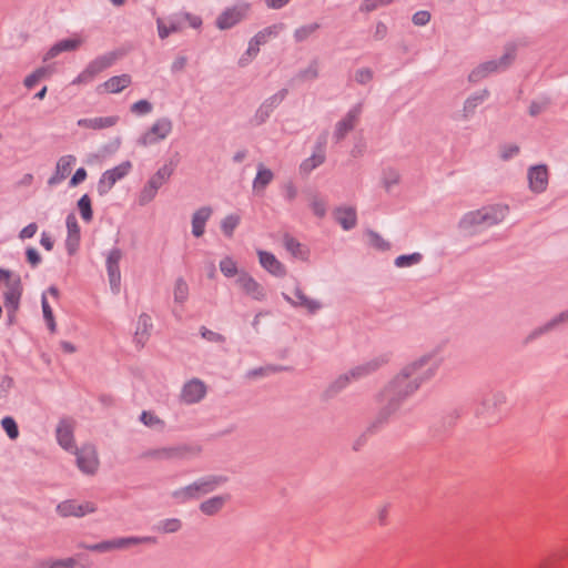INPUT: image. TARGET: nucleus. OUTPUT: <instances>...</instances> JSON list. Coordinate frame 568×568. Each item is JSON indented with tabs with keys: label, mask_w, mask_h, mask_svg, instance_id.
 I'll list each match as a JSON object with an SVG mask.
<instances>
[{
	"label": "nucleus",
	"mask_w": 568,
	"mask_h": 568,
	"mask_svg": "<svg viewBox=\"0 0 568 568\" xmlns=\"http://www.w3.org/2000/svg\"><path fill=\"white\" fill-rule=\"evenodd\" d=\"M295 298L296 301L294 304L300 305L302 307H305L311 313H314L320 308V304L311 298H308L302 291L296 290L295 292Z\"/></svg>",
	"instance_id": "f704fd0d"
},
{
	"label": "nucleus",
	"mask_w": 568,
	"mask_h": 568,
	"mask_svg": "<svg viewBox=\"0 0 568 568\" xmlns=\"http://www.w3.org/2000/svg\"><path fill=\"white\" fill-rule=\"evenodd\" d=\"M205 384L202 381L194 378L184 385L181 397L183 402L193 404L200 402L205 396Z\"/></svg>",
	"instance_id": "dca6fc26"
},
{
	"label": "nucleus",
	"mask_w": 568,
	"mask_h": 568,
	"mask_svg": "<svg viewBox=\"0 0 568 568\" xmlns=\"http://www.w3.org/2000/svg\"><path fill=\"white\" fill-rule=\"evenodd\" d=\"M372 77H373V74H372L371 70L363 69V70L357 71L356 81L359 83H366V82L371 81Z\"/></svg>",
	"instance_id": "e2e57ef3"
},
{
	"label": "nucleus",
	"mask_w": 568,
	"mask_h": 568,
	"mask_svg": "<svg viewBox=\"0 0 568 568\" xmlns=\"http://www.w3.org/2000/svg\"><path fill=\"white\" fill-rule=\"evenodd\" d=\"M121 251L119 248H113L111 250L106 258L108 275L113 292H119L120 290L121 274L119 263L121 261Z\"/></svg>",
	"instance_id": "ddd939ff"
},
{
	"label": "nucleus",
	"mask_w": 568,
	"mask_h": 568,
	"mask_svg": "<svg viewBox=\"0 0 568 568\" xmlns=\"http://www.w3.org/2000/svg\"><path fill=\"white\" fill-rule=\"evenodd\" d=\"M41 245L47 250V251H51L52 247H53V241L52 239L47 234V233H42V236H41Z\"/></svg>",
	"instance_id": "774afa93"
},
{
	"label": "nucleus",
	"mask_w": 568,
	"mask_h": 568,
	"mask_svg": "<svg viewBox=\"0 0 568 568\" xmlns=\"http://www.w3.org/2000/svg\"><path fill=\"white\" fill-rule=\"evenodd\" d=\"M335 220L345 230H349L356 224V212L353 207H339L334 212Z\"/></svg>",
	"instance_id": "393cba45"
},
{
	"label": "nucleus",
	"mask_w": 568,
	"mask_h": 568,
	"mask_svg": "<svg viewBox=\"0 0 568 568\" xmlns=\"http://www.w3.org/2000/svg\"><path fill=\"white\" fill-rule=\"evenodd\" d=\"M369 243L378 250H388L389 244L385 242L377 233L368 232Z\"/></svg>",
	"instance_id": "de8ad7c7"
},
{
	"label": "nucleus",
	"mask_w": 568,
	"mask_h": 568,
	"mask_svg": "<svg viewBox=\"0 0 568 568\" xmlns=\"http://www.w3.org/2000/svg\"><path fill=\"white\" fill-rule=\"evenodd\" d=\"M398 180H399V175H398V173H397L396 171H389V172H387V173H386V175H385V181H384L385 186H386L387 189H389V186H390L392 184H396V183L398 182Z\"/></svg>",
	"instance_id": "0e129e2a"
},
{
	"label": "nucleus",
	"mask_w": 568,
	"mask_h": 568,
	"mask_svg": "<svg viewBox=\"0 0 568 568\" xmlns=\"http://www.w3.org/2000/svg\"><path fill=\"white\" fill-rule=\"evenodd\" d=\"M151 110H152V105L146 100H140V101L135 102L134 104H132V106H131V111L135 114H146V113L151 112Z\"/></svg>",
	"instance_id": "49530a36"
},
{
	"label": "nucleus",
	"mask_w": 568,
	"mask_h": 568,
	"mask_svg": "<svg viewBox=\"0 0 568 568\" xmlns=\"http://www.w3.org/2000/svg\"><path fill=\"white\" fill-rule=\"evenodd\" d=\"M75 422L72 418H63L57 427V439L59 445L65 450L75 449L73 432Z\"/></svg>",
	"instance_id": "f8f14e48"
},
{
	"label": "nucleus",
	"mask_w": 568,
	"mask_h": 568,
	"mask_svg": "<svg viewBox=\"0 0 568 568\" xmlns=\"http://www.w3.org/2000/svg\"><path fill=\"white\" fill-rule=\"evenodd\" d=\"M529 187L532 192H544L548 185V170L546 165H536L528 172Z\"/></svg>",
	"instance_id": "f3484780"
},
{
	"label": "nucleus",
	"mask_w": 568,
	"mask_h": 568,
	"mask_svg": "<svg viewBox=\"0 0 568 568\" xmlns=\"http://www.w3.org/2000/svg\"><path fill=\"white\" fill-rule=\"evenodd\" d=\"M2 287L4 288V306L12 316L20 303L22 292L20 278L11 272L0 268V288Z\"/></svg>",
	"instance_id": "f257e3e1"
},
{
	"label": "nucleus",
	"mask_w": 568,
	"mask_h": 568,
	"mask_svg": "<svg viewBox=\"0 0 568 568\" xmlns=\"http://www.w3.org/2000/svg\"><path fill=\"white\" fill-rule=\"evenodd\" d=\"M172 168L170 165H164L158 170V172L150 179L148 185L144 187L142 192V196L144 200H151L156 191L168 181L170 175L172 174Z\"/></svg>",
	"instance_id": "4468645a"
},
{
	"label": "nucleus",
	"mask_w": 568,
	"mask_h": 568,
	"mask_svg": "<svg viewBox=\"0 0 568 568\" xmlns=\"http://www.w3.org/2000/svg\"><path fill=\"white\" fill-rule=\"evenodd\" d=\"M220 268L221 272L227 277H232L237 273L236 263L231 257H224L220 262Z\"/></svg>",
	"instance_id": "a19ab883"
},
{
	"label": "nucleus",
	"mask_w": 568,
	"mask_h": 568,
	"mask_svg": "<svg viewBox=\"0 0 568 568\" xmlns=\"http://www.w3.org/2000/svg\"><path fill=\"white\" fill-rule=\"evenodd\" d=\"M38 231V226L36 223H30L29 225H27L26 227H23L20 232V239L22 240H26V239H31L34 236V234L37 233Z\"/></svg>",
	"instance_id": "6e6d98bb"
},
{
	"label": "nucleus",
	"mask_w": 568,
	"mask_h": 568,
	"mask_svg": "<svg viewBox=\"0 0 568 568\" xmlns=\"http://www.w3.org/2000/svg\"><path fill=\"white\" fill-rule=\"evenodd\" d=\"M240 223V216L239 215H227L221 224L222 232L227 236L232 237L234 230Z\"/></svg>",
	"instance_id": "c9c22d12"
},
{
	"label": "nucleus",
	"mask_w": 568,
	"mask_h": 568,
	"mask_svg": "<svg viewBox=\"0 0 568 568\" xmlns=\"http://www.w3.org/2000/svg\"><path fill=\"white\" fill-rule=\"evenodd\" d=\"M2 428L11 439H16L19 435L17 423L12 417H4L1 420Z\"/></svg>",
	"instance_id": "ea45409f"
},
{
	"label": "nucleus",
	"mask_w": 568,
	"mask_h": 568,
	"mask_svg": "<svg viewBox=\"0 0 568 568\" xmlns=\"http://www.w3.org/2000/svg\"><path fill=\"white\" fill-rule=\"evenodd\" d=\"M172 131V122L169 119H159L141 135L139 143L146 146L164 140Z\"/></svg>",
	"instance_id": "39448f33"
},
{
	"label": "nucleus",
	"mask_w": 568,
	"mask_h": 568,
	"mask_svg": "<svg viewBox=\"0 0 568 568\" xmlns=\"http://www.w3.org/2000/svg\"><path fill=\"white\" fill-rule=\"evenodd\" d=\"M78 207H79L82 219L85 222H90L92 220V207H91V199L89 197V195L84 194L79 200Z\"/></svg>",
	"instance_id": "4c0bfd02"
},
{
	"label": "nucleus",
	"mask_w": 568,
	"mask_h": 568,
	"mask_svg": "<svg viewBox=\"0 0 568 568\" xmlns=\"http://www.w3.org/2000/svg\"><path fill=\"white\" fill-rule=\"evenodd\" d=\"M131 168V163L126 161L111 170L105 171L98 183L99 194H106L119 180L129 174Z\"/></svg>",
	"instance_id": "20e7f679"
},
{
	"label": "nucleus",
	"mask_w": 568,
	"mask_h": 568,
	"mask_svg": "<svg viewBox=\"0 0 568 568\" xmlns=\"http://www.w3.org/2000/svg\"><path fill=\"white\" fill-rule=\"evenodd\" d=\"M226 497L216 496L201 504V510L206 515L216 514L225 504Z\"/></svg>",
	"instance_id": "c756f323"
},
{
	"label": "nucleus",
	"mask_w": 568,
	"mask_h": 568,
	"mask_svg": "<svg viewBox=\"0 0 568 568\" xmlns=\"http://www.w3.org/2000/svg\"><path fill=\"white\" fill-rule=\"evenodd\" d=\"M236 284L244 294L256 301H263L266 296V291L254 277L247 273H242L236 280Z\"/></svg>",
	"instance_id": "9d476101"
},
{
	"label": "nucleus",
	"mask_w": 568,
	"mask_h": 568,
	"mask_svg": "<svg viewBox=\"0 0 568 568\" xmlns=\"http://www.w3.org/2000/svg\"><path fill=\"white\" fill-rule=\"evenodd\" d=\"M26 256H27L28 263H30V265L33 267L37 266L41 261L39 253L32 247L27 250Z\"/></svg>",
	"instance_id": "4d7b16f0"
},
{
	"label": "nucleus",
	"mask_w": 568,
	"mask_h": 568,
	"mask_svg": "<svg viewBox=\"0 0 568 568\" xmlns=\"http://www.w3.org/2000/svg\"><path fill=\"white\" fill-rule=\"evenodd\" d=\"M75 560L72 558L54 561L50 565V568H73Z\"/></svg>",
	"instance_id": "052dcab7"
},
{
	"label": "nucleus",
	"mask_w": 568,
	"mask_h": 568,
	"mask_svg": "<svg viewBox=\"0 0 568 568\" xmlns=\"http://www.w3.org/2000/svg\"><path fill=\"white\" fill-rule=\"evenodd\" d=\"M162 528L165 532H175L181 528L179 519H168L162 524Z\"/></svg>",
	"instance_id": "864d4df0"
},
{
	"label": "nucleus",
	"mask_w": 568,
	"mask_h": 568,
	"mask_svg": "<svg viewBox=\"0 0 568 568\" xmlns=\"http://www.w3.org/2000/svg\"><path fill=\"white\" fill-rule=\"evenodd\" d=\"M273 179V173L267 169H260L254 180V189L263 190Z\"/></svg>",
	"instance_id": "e433bc0d"
},
{
	"label": "nucleus",
	"mask_w": 568,
	"mask_h": 568,
	"mask_svg": "<svg viewBox=\"0 0 568 568\" xmlns=\"http://www.w3.org/2000/svg\"><path fill=\"white\" fill-rule=\"evenodd\" d=\"M514 59V50H508L505 55L497 61H488L480 64L478 68L473 70L469 74L470 82H478L481 79L486 78L488 74L498 71L499 69H505L509 65L510 61Z\"/></svg>",
	"instance_id": "423d86ee"
},
{
	"label": "nucleus",
	"mask_w": 568,
	"mask_h": 568,
	"mask_svg": "<svg viewBox=\"0 0 568 568\" xmlns=\"http://www.w3.org/2000/svg\"><path fill=\"white\" fill-rule=\"evenodd\" d=\"M116 60L114 53H108L94 59L87 69L78 77L77 82L84 83L91 81L95 75L111 67Z\"/></svg>",
	"instance_id": "6e6552de"
},
{
	"label": "nucleus",
	"mask_w": 568,
	"mask_h": 568,
	"mask_svg": "<svg viewBox=\"0 0 568 568\" xmlns=\"http://www.w3.org/2000/svg\"><path fill=\"white\" fill-rule=\"evenodd\" d=\"M519 151L517 145H505L501 149V158L504 160H507L511 158L513 155L517 154Z\"/></svg>",
	"instance_id": "680f3d73"
},
{
	"label": "nucleus",
	"mask_w": 568,
	"mask_h": 568,
	"mask_svg": "<svg viewBox=\"0 0 568 568\" xmlns=\"http://www.w3.org/2000/svg\"><path fill=\"white\" fill-rule=\"evenodd\" d=\"M151 326L152 324L150 316L146 314L141 315L139 318V327L135 333V341L138 344L142 346L144 345L145 341L148 339L149 329L151 328Z\"/></svg>",
	"instance_id": "cd10ccee"
},
{
	"label": "nucleus",
	"mask_w": 568,
	"mask_h": 568,
	"mask_svg": "<svg viewBox=\"0 0 568 568\" xmlns=\"http://www.w3.org/2000/svg\"><path fill=\"white\" fill-rule=\"evenodd\" d=\"M430 19V14L428 11H418L413 16V22L416 26H424L426 24Z\"/></svg>",
	"instance_id": "5fc2aeb1"
},
{
	"label": "nucleus",
	"mask_w": 568,
	"mask_h": 568,
	"mask_svg": "<svg viewBox=\"0 0 568 568\" xmlns=\"http://www.w3.org/2000/svg\"><path fill=\"white\" fill-rule=\"evenodd\" d=\"M174 301L183 304L189 297V286L183 278H178L174 285Z\"/></svg>",
	"instance_id": "72a5a7b5"
},
{
	"label": "nucleus",
	"mask_w": 568,
	"mask_h": 568,
	"mask_svg": "<svg viewBox=\"0 0 568 568\" xmlns=\"http://www.w3.org/2000/svg\"><path fill=\"white\" fill-rule=\"evenodd\" d=\"M361 105L355 106L352 109L346 116L341 120L336 125L335 136L337 140L344 139V136L353 130V128L356 125L359 114H361Z\"/></svg>",
	"instance_id": "412c9836"
},
{
	"label": "nucleus",
	"mask_w": 568,
	"mask_h": 568,
	"mask_svg": "<svg viewBox=\"0 0 568 568\" xmlns=\"http://www.w3.org/2000/svg\"><path fill=\"white\" fill-rule=\"evenodd\" d=\"M393 0H364L362 4V9L365 11H373L377 9L379 6L388 4Z\"/></svg>",
	"instance_id": "3c124183"
},
{
	"label": "nucleus",
	"mask_w": 568,
	"mask_h": 568,
	"mask_svg": "<svg viewBox=\"0 0 568 568\" xmlns=\"http://www.w3.org/2000/svg\"><path fill=\"white\" fill-rule=\"evenodd\" d=\"M47 74L45 69H38L32 74L28 75L24 80V85L28 89L33 88L41 79H43Z\"/></svg>",
	"instance_id": "c03bdc74"
},
{
	"label": "nucleus",
	"mask_w": 568,
	"mask_h": 568,
	"mask_svg": "<svg viewBox=\"0 0 568 568\" xmlns=\"http://www.w3.org/2000/svg\"><path fill=\"white\" fill-rule=\"evenodd\" d=\"M186 65V58L185 57H178L174 62L172 63V70L174 72L182 71L184 67Z\"/></svg>",
	"instance_id": "338daca9"
},
{
	"label": "nucleus",
	"mask_w": 568,
	"mask_h": 568,
	"mask_svg": "<svg viewBox=\"0 0 568 568\" xmlns=\"http://www.w3.org/2000/svg\"><path fill=\"white\" fill-rule=\"evenodd\" d=\"M212 210L209 206L199 209L192 219V233L194 236L200 237L204 234L205 223L210 219Z\"/></svg>",
	"instance_id": "b1692460"
},
{
	"label": "nucleus",
	"mask_w": 568,
	"mask_h": 568,
	"mask_svg": "<svg viewBox=\"0 0 568 568\" xmlns=\"http://www.w3.org/2000/svg\"><path fill=\"white\" fill-rule=\"evenodd\" d=\"M80 44L81 40L77 38L61 40L51 48L49 55L55 57L60 52L75 50Z\"/></svg>",
	"instance_id": "c85d7f7f"
},
{
	"label": "nucleus",
	"mask_w": 568,
	"mask_h": 568,
	"mask_svg": "<svg viewBox=\"0 0 568 568\" xmlns=\"http://www.w3.org/2000/svg\"><path fill=\"white\" fill-rule=\"evenodd\" d=\"M325 160V154L323 148H318V150L310 158L306 159L302 165L301 170L304 172H311L318 165H321Z\"/></svg>",
	"instance_id": "2f4dec72"
},
{
	"label": "nucleus",
	"mask_w": 568,
	"mask_h": 568,
	"mask_svg": "<svg viewBox=\"0 0 568 568\" xmlns=\"http://www.w3.org/2000/svg\"><path fill=\"white\" fill-rule=\"evenodd\" d=\"M57 510L63 517H81L85 514L93 513L95 507L92 503L78 504L74 500H65L58 505Z\"/></svg>",
	"instance_id": "2eb2a0df"
},
{
	"label": "nucleus",
	"mask_w": 568,
	"mask_h": 568,
	"mask_svg": "<svg viewBox=\"0 0 568 568\" xmlns=\"http://www.w3.org/2000/svg\"><path fill=\"white\" fill-rule=\"evenodd\" d=\"M507 207L491 206L467 214L463 221V225L487 224L493 225L501 221L506 215Z\"/></svg>",
	"instance_id": "7ed1b4c3"
},
{
	"label": "nucleus",
	"mask_w": 568,
	"mask_h": 568,
	"mask_svg": "<svg viewBox=\"0 0 568 568\" xmlns=\"http://www.w3.org/2000/svg\"><path fill=\"white\" fill-rule=\"evenodd\" d=\"M248 9V4H240L226 9L219 16L216 26L222 30L232 28L246 16Z\"/></svg>",
	"instance_id": "9b49d317"
},
{
	"label": "nucleus",
	"mask_w": 568,
	"mask_h": 568,
	"mask_svg": "<svg viewBox=\"0 0 568 568\" xmlns=\"http://www.w3.org/2000/svg\"><path fill=\"white\" fill-rule=\"evenodd\" d=\"M311 207L314 212V214L318 217H323L326 213V204L321 199L314 197Z\"/></svg>",
	"instance_id": "09e8293b"
},
{
	"label": "nucleus",
	"mask_w": 568,
	"mask_h": 568,
	"mask_svg": "<svg viewBox=\"0 0 568 568\" xmlns=\"http://www.w3.org/2000/svg\"><path fill=\"white\" fill-rule=\"evenodd\" d=\"M77 465L79 469L88 475H93L99 467L97 450L92 445H84L80 449L75 448Z\"/></svg>",
	"instance_id": "0eeeda50"
},
{
	"label": "nucleus",
	"mask_w": 568,
	"mask_h": 568,
	"mask_svg": "<svg viewBox=\"0 0 568 568\" xmlns=\"http://www.w3.org/2000/svg\"><path fill=\"white\" fill-rule=\"evenodd\" d=\"M141 420L146 426H153V425L160 423L159 418L150 412H143L141 415Z\"/></svg>",
	"instance_id": "bf43d9fd"
},
{
	"label": "nucleus",
	"mask_w": 568,
	"mask_h": 568,
	"mask_svg": "<svg viewBox=\"0 0 568 568\" xmlns=\"http://www.w3.org/2000/svg\"><path fill=\"white\" fill-rule=\"evenodd\" d=\"M257 255L262 267L274 276L282 277L286 274L285 266L275 257L274 254L258 250Z\"/></svg>",
	"instance_id": "a211bd4d"
},
{
	"label": "nucleus",
	"mask_w": 568,
	"mask_h": 568,
	"mask_svg": "<svg viewBox=\"0 0 568 568\" xmlns=\"http://www.w3.org/2000/svg\"><path fill=\"white\" fill-rule=\"evenodd\" d=\"M201 335L203 338L210 341V342H217V343H222L224 342V336L219 334V333H215L211 329H207L206 327H202L201 328Z\"/></svg>",
	"instance_id": "8fccbe9b"
},
{
	"label": "nucleus",
	"mask_w": 568,
	"mask_h": 568,
	"mask_svg": "<svg viewBox=\"0 0 568 568\" xmlns=\"http://www.w3.org/2000/svg\"><path fill=\"white\" fill-rule=\"evenodd\" d=\"M183 19H184L185 21H187V22H189V24H190V27H192V28H199V27L201 26V23H202L201 18H199V17H196V16H192V14H190V13H185V14L183 16Z\"/></svg>",
	"instance_id": "69168bd1"
},
{
	"label": "nucleus",
	"mask_w": 568,
	"mask_h": 568,
	"mask_svg": "<svg viewBox=\"0 0 568 568\" xmlns=\"http://www.w3.org/2000/svg\"><path fill=\"white\" fill-rule=\"evenodd\" d=\"M132 80L129 74H121L116 77H112L106 80L103 84L99 87V90H102L106 93H119L123 91L131 84Z\"/></svg>",
	"instance_id": "5701e85b"
},
{
	"label": "nucleus",
	"mask_w": 568,
	"mask_h": 568,
	"mask_svg": "<svg viewBox=\"0 0 568 568\" xmlns=\"http://www.w3.org/2000/svg\"><path fill=\"white\" fill-rule=\"evenodd\" d=\"M283 243L285 248L295 257H304V252L302 250L301 243L291 236L290 234H285L283 237Z\"/></svg>",
	"instance_id": "473e14b6"
},
{
	"label": "nucleus",
	"mask_w": 568,
	"mask_h": 568,
	"mask_svg": "<svg viewBox=\"0 0 568 568\" xmlns=\"http://www.w3.org/2000/svg\"><path fill=\"white\" fill-rule=\"evenodd\" d=\"M67 229L68 237L65 241L67 250L70 254H73L79 246L80 242V226L78 220L73 213L67 216Z\"/></svg>",
	"instance_id": "aec40b11"
},
{
	"label": "nucleus",
	"mask_w": 568,
	"mask_h": 568,
	"mask_svg": "<svg viewBox=\"0 0 568 568\" xmlns=\"http://www.w3.org/2000/svg\"><path fill=\"white\" fill-rule=\"evenodd\" d=\"M151 540L150 538H144L143 541H149ZM142 541V539H136V538H120V539H116L112 542H104V544H100V545H97L94 546V549H99V550H106V549H110V548H123V547H126L129 545H133V544H138Z\"/></svg>",
	"instance_id": "7c9ffc66"
},
{
	"label": "nucleus",
	"mask_w": 568,
	"mask_h": 568,
	"mask_svg": "<svg viewBox=\"0 0 568 568\" xmlns=\"http://www.w3.org/2000/svg\"><path fill=\"white\" fill-rule=\"evenodd\" d=\"M75 161L77 159L73 155L61 156L57 162L55 173L50 178L49 184L54 185L67 179L70 175Z\"/></svg>",
	"instance_id": "6ab92c4d"
},
{
	"label": "nucleus",
	"mask_w": 568,
	"mask_h": 568,
	"mask_svg": "<svg viewBox=\"0 0 568 568\" xmlns=\"http://www.w3.org/2000/svg\"><path fill=\"white\" fill-rule=\"evenodd\" d=\"M422 255L418 253H414L410 255H400L395 260V264L398 267H406L413 264H416L420 261Z\"/></svg>",
	"instance_id": "79ce46f5"
},
{
	"label": "nucleus",
	"mask_w": 568,
	"mask_h": 568,
	"mask_svg": "<svg viewBox=\"0 0 568 568\" xmlns=\"http://www.w3.org/2000/svg\"><path fill=\"white\" fill-rule=\"evenodd\" d=\"M119 121L115 115L110 116H98L93 119H80L78 125L91 130H102L114 126Z\"/></svg>",
	"instance_id": "4be33fe9"
},
{
	"label": "nucleus",
	"mask_w": 568,
	"mask_h": 568,
	"mask_svg": "<svg viewBox=\"0 0 568 568\" xmlns=\"http://www.w3.org/2000/svg\"><path fill=\"white\" fill-rule=\"evenodd\" d=\"M317 29H318L317 23L304 26L296 30L295 38L297 41H303V40L307 39L312 33H314Z\"/></svg>",
	"instance_id": "a18cd8bd"
},
{
	"label": "nucleus",
	"mask_w": 568,
	"mask_h": 568,
	"mask_svg": "<svg viewBox=\"0 0 568 568\" xmlns=\"http://www.w3.org/2000/svg\"><path fill=\"white\" fill-rule=\"evenodd\" d=\"M378 367L377 363L374 364H367L366 366H361L351 372L352 377L356 378L359 376H363L364 374H367Z\"/></svg>",
	"instance_id": "603ef678"
},
{
	"label": "nucleus",
	"mask_w": 568,
	"mask_h": 568,
	"mask_svg": "<svg viewBox=\"0 0 568 568\" xmlns=\"http://www.w3.org/2000/svg\"><path fill=\"white\" fill-rule=\"evenodd\" d=\"M87 179V171L83 168H80L75 171L73 176L71 178L70 185L75 186L83 182Z\"/></svg>",
	"instance_id": "13d9d810"
},
{
	"label": "nucleus",
	"mask_w": 568,
	"mask_h": 568,
	"mask_svg": "<svg viewBox=\"0 0 568 568\" xmlns=\"http://www.w3.org/2000/svg\"><path fill=\"white\" fill-rule=\"evenodd\" d=\"M183 455V449L180 447H171V448H160L154 450L145 452L142 457L144 458H154V459H171L181 457Z\"/></svg>",
	"instance_id": "a878e982"
},
{
	"label": "nucleus",
	"mask_w": 568,
	"mask_h": 568,
	"mask_svg": "<svg viewBox=\"0 0 568 568\" xmlns=\"http://www.w3.org/2000/svg\"><path fill=\"white\" fill-rule=\"evenodd\" d=\"M42 311H43V317L50 328L51 332H54L55 329V323L53 318L52 310L45 298V296L42 297Z\"/></svg>",
	"instance_id": "37998d69"
},
{
	"label": "nucleus",
	"mask_w": 568,
	"mask_h": 568,
	"mask_svg": "<svg viewBox=\"0 0 568 568\" xmlns=\"http://www.w3.org/2000/svg\"><path fill=\"white\" fill-rule=\"evenodd\" d=\"M426 364L425 359L415 363L395 378V381L390 385L389 393H397L400 396H407L418 388L419 383H417V371H420Z\"/></svg>",
	"instance_id": "f03ea898"
},
{
	"label": "nucleus",
	"mask_w": 568,
	"mask_h": 568,
	"mask_svg": "<svg viewBox=\"0 0 568 568\" xmlns=\"http://www.w3.org/2000/svg\"><path fill=\"white\" fill-rule=\"evenodd\" d=\"M156 23L161 39H165L171 33L179 32L183 29V23L180 20H170L169 23H165L162 19H158Z\"/></svg>",
	"instance_id": "bb28decb"
},
{
	"label": "nucleus",
	"mask_w": 568,
	"mask_h": 568,
	"mask_svg": "<svg viewBox=\"0 0 568 568\" xmlns=\"http://www.w3.org/2000/svg\"><path fill=\"white\" fill-rule=\"evenodd\" d=\"M281 27L278 26H272V27H268V28H265L264 30L260 31L254 38L253 40L256 41L257 44L262 45L264 43L267 42V40L271 38V37H275L277 36L278 31H280Z\"/></svg>",
	"instance_id": "58836bf2"
},
{
	"label": "nucleus",
	"mask_w": 568,
	"mask_h": 568,
	"mask_svg": "<svg viewBox=\"0 0 568 568\" xmlns=\"http://www.w3.org/2000/svg\"><path fill=\"white\" fill-rule=\"evenodd\" d=\"M223 481L224 479L221 477H212L207 480L195 483L183 490L176 491L174 496L181 500H186L187 498L196 497L199 494H206L212 491Z\"/></svg>",
	"instance_id": "1a4fd4ad"
}]
</instances>
